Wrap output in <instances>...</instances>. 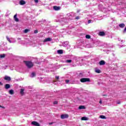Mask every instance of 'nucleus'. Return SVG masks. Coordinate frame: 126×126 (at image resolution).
Instances as JSON below:
<instances>
[{
	"label": "nucleus",
	"instance_id": "1",
	"mask_svg": "<svg viewBox=\"0 0 126 126\" xmlns=\"http://www.w3.org/2000/svg\"><path fill=\"white\" fill-rule=\"evenodd\" d=\"M24 63L27 66L28 68H32V66H34V63L31 61H24Z\"/></svg>",
	"mask_w": 126,
	"mask_h": 126
},
{
	"label": "nucleus",
	"instance_id": "2",
	"mask_svg": "<svg viewBox=\"0 0 126 126\" xmlns=\"http://www.w3.org/2000/svg\"><path fill=\"white\" fill-rule=\"evenodd\" d=\"M82 83L84 82H90V79L89 78H83L80 80Z\"/></svg>",
	"mask_w": 126,
	"mask_h": 126
},
{
	"label": "nucleus",
	"instance_id": "3",
	"mask_svg": "<svg viewBox=\"0 0 126 126\" xmlns=\"http://www.w3.org/2000/svg\"><path fill=\"white\" fill-rule=\"evenodd\" d=\"M68 118V114H62L61 116V118L62 120H63L64 119H67Z\"/></svg>",
	"mask_w": 126,
	"mask_h": 126
},
{
	"label": "nucleus",
	"instance_id": "4",
	"mask_svg": "<svg viewBox=\"0 0 126 126\" xmlns=\"http://www.w3.org/2000/svg\"><path fill=\"white\" fill-rule=\"evenodd\" d=\"M32 125L35 126H40V124L36 121H33L32 122Z\"/></svg>",
	"mask_w": 126,
	"mask_h": 126
},
{
	"label": "nucleus",
	"instance_id": "5",
	"mask_svg": "<svg viewBox=\"0 0 126 126\" xmlns=\"http://www.w3.org/2000/svg\"><path fill=\"white\" fill-rule=\"evenodd\" d=\"M14 19L16 22H19V19L17 18V14H16L14 16Z\"/></svg>",
	"mask_w": 126,
	"mask_h": 126
},
{
	"label": "nucleus",
	"instance_id": "6",
	"mask_svg": "<svg viewBox=\"0 0 126 126\" xmlns=\"http://www.w3.org/2000/svg\"><path fill=\"white\" fill-rule=\"evenodd\" d=\"M53 9H54V10H60V9H61V7L60 6H54L53 7Z\"/></svg>",
	"mask_w": 126,
	"mask_h": 126
},
{
	"label": "nucleus",
	"instance_id": "7",
	"mask_svg": "<svg viewBox=\"0 0 126 126\" xmlns=\"http://www.w3.org/2000/svg\"><path fill=\"white\" fill-rule=\"evenodd\" d=\"M4 79L5 80H7V81H10V80H11V78H10V77L6 76H5Z\"/></svg>",
	"mask_w": 126,
	"mask_h": 126
},
{
	"label": "nucleus",
	"instance_id": "8",
	"mask_svg": "<svg viewBox=\"0 0 126 126\" xmlns=\"http://www.w3.org/2000/svg\"><path fill=\"white\" fill-rule=\"evenodd\" d=\"M99 36H105L106 35V33L104 32H100L98 34Z\"/></svg>",
	"mask_w": 126,
	"mask_h": 126
},
{
	"label": "nucleus",
	"instance_id": "9",
	"mask_svg": "<svg viewBox=\"0 0 126 126\" xmlns=\"http://www.w3.org/2000/svg\"><path fill=\"white\" fill-rule=\"evenodd\" d=\"M51 41H52V38H45L43 40V42H51Z\"/></svg>",
	"mask_w": 126,
	"mask_h": 126
},
{
	"label": "nucleus",
	"instance_id": "10",
	"mask_svg": "<svg viewBox=\"0 0 126 126\" xmlns=\"http://www.w3.org/2000/svg\"><path fill=\"white\" fill-rule=\"evenodd\" d=\"M79 110H82V109H85L86 108L85 107V106L84 105H80L79 106L78 108Z\"/></svg>",
	"mask_w": 126,
	"mask_h": 126
},
{
	"label": "nucleus",
	"instance_id": "11",
	"mask_svg": "<svg viewBox=\"0 0 126 126\" xmlns=\"http://www.w3.org/2000/svg\"><path fill=\"white\" fill-rule=\"evenodd\" d=\"M99 63L100 65H104V64H105V61L101 60L99 62Z\"/></svg>",
	"mask_w": 126,
	"mask_h": 126
},
{
	"label": "nucleus",
	"instance_id": "12",
	"mask_svg": "<svg viewBox=\"0 0 126 126\" xmlns=\"http://www.w3.org/2000/svg\"><path fill=\"white\" fill-rule=\"evenodd\" d=\"M57 53L59 55H62V54H63V50H59L57 51Z\"/></svg>",
	"mask_w": 126,
	"mask_h": 126
},
{
	"label": "nucleus",
	"instance_id": "13",
	"mask_svg": "<svg viewBox=\"0 0 126 126\" xmlns=\"http://www.w3.org/2000/svg\"><path fill=\"white\" fill-rule=\"evenodd\" d=\"M25 3H26V2L24 0H21L20 1V4L21 5H23L24 4H25Z\"/></svg>",
	"mask_w": 126,
	"mask_h": 126
},
{
	"label": "nucleus",
	"instance_id": "14",
	"mask_svg": "<svg viewBox=\"0 0 126 126\" xmlns=\"http://www.w3.org/2000/svg\"><path fill=\"white\" fill-rule=\"evenodd\" d=\"M24 90H25V89H21L20 93L21 94V95H24Z\"/></svg>",
	"mask_w": 126,
	"mask_h": 126
},
{
	"label": "nucleus",
	"instance_id": "15",
	"mask_svg": "<svg viewBox=\"0 0 126 126\" xmlns=\"http://www.w3.org/2000/svg\"><path fill=\"white\" fill-rule=\"evenodd\" d=\"M5 88L6 89H9V88H10V85H9V84H6L5 85Z\"/></svg>",
	"mask_w": 126,
	"mask_h": 126
},
{
	"label": "nucleus",
	"instance_id": "16",
	"mask_svg": "<svg viewBox=\"0 0 126 126\" xmlns=\"http://www.w3.org/2000/svg\"><path fill=\"white\" fill-rule=\"evenodd\" d=\"M9 94H10V95H13V94H14V91H13V90H10L9 91Z\"/></svg>",
	"mask_w": 126,
	"mask_h": 126
},
{
	"label": "nucleus",
	"instance_id": "17",
	"mask_svg": "<svg viewBox=\"0 0 126 126\" xmlns=\"http://www.w3.org/2000/svg\"><path fill=\"white\" fill-rule=\"evenodd\" d=\"M81 120L82 121H88V118L83 117L81 118Z\"/></svg>",
	"mask_w": 126,
	"mask_h": 126
},
{
	"label": "nucleus",
	"instance_id": "18",
	"mask_svg": "<svg viewBox=\"0 0 126 126\" xmlns=\"http://www.w3.org/2000/svg\"><path fill=\"white\" fill-rule=\"evenodd\" d=\"M125 26L126 25L124 23L119 25V27H120V28H124Z\"/></svg>",
	"mask_w": 126,
	"mask_h": 126
},
{
	"label": "nucleus",
	"instance_id": "19",
	"mask_svg": "<svg viewBox=\"0 0 126 126\" xmlns=\"http://www.w3.org/2000/svg\"><path fill=\"white\" fill-rule=\"evenodd\" d=\"M4 58H5V54H3L0 55V59H4Z\"/></svg>",
	"mask_w": 126,
	"mask_h": 126
},
{
	"label": "nucleus",
	"instance_id": "20",
	"mask_svg": "<svg viewBox=\"0 0 126 126\" xmlns=\"http://www.w3.org/2000/svg\"><path fill=\"white\" fill-rule=\"evenodd\" d=\"M30 31V30L28 29H26L25 30H24V33H28V32H29Z\"/></svg>",
	"mask_w": 126,
	"mask_h": 126
},
{
	"label": "nucleus",
	"instance_id": "21",
	"mask_svg": "<svg viewBox=\"0 0 126 126\" xmlns=\"http://www.w3.org/2000/svg\"><path fill=\"white\" fill-rule=\"evenodd\" d=\"M99 118H100V119H107V118L106 117V116H104V115H100L99 116Z\"/></svg>",
	"mask_w": 126,
	"mask_h": 126
},
{
	"label": "nucleus",
	"instance_id": "22",
	"mask_svg": "<svg viewBox=\"0 0 126 126\" xmlns=\"http://www.w3.org/2000/svg\"><path fill=\"white\" fill-rule=\"evenodd\" d=\"M95 72L96 73H101V70L100 69H95Z\"/></svg>",
	"mask_w": 126,
	"mask_h": 126
},
{
	"label": "nucleus",
	"instance_id": "23",
	"mask_svg": "<svg viewBox=\"0 0 126 126\" xmlns=\"http://www.w3.org/2000/svg\"><path fill=\"white\" fill-rule=\"evenodd\" d=\"M86 39H90L91 38V36L89 34H87L86 35Z\"/></svg>",
	"mask_w": 126,
	"mask_h": 126
},
{
	"label": "nucleus",
	"instance_id": "24",
	"mask_svg": "<svg viewBox=\"0 0 126 126\" xmlns=\"http://www.w3.org/2000/svg\"><path fill=\"white\" fill-rule=\"evenodd\" d=\"M34 76H36V73L33 72L32 73V77H34Z\"/></svg>",
	"mask_w": 126,
	"mask_h": 126
},
{
	"label": "nucleus",
	"instance_id": "25",
	"mask_svg": "<svg viewBox=\"0 0 126 126\" xmlns=\"http://www.w3.org/2000/svg\"><path fill=\"white\" fill-rule=\"evenodd\" d=\"M6 39L9 43H11V40H10V38L8 37V36H6Z\"/></svg>",
	"mask_w": 126,
	"mask_h": 126
},
{
	"label": "nucleus",
	"instance_id": "26",
	"mask_svg": "<svg viewBox=\"0 0 126 126\" xmlns=\"http://www.w3.org/2000/svg\"><path fill=\"white\" fill-rule=\"evenodd\" d=\"M72 61L71 60H66V62L68 63H71Z\"/></svg>",
	"mask_w": 126,
	"mask_h": 126
},
{
	"label": "nucleus",
	"instance_id": "27",
	"mask_svg": "<svg viewBox=\"0 0 126 126\" xmlns=\"http://www.w3.org/2000/svg\"><path fill=\"white\" fill-rule=\"evenodd\" d=\"M55 78H56V79L57 80H59V79H60V76H56L55 77Z\"/></svg>",
	"mask_w": 126,
	"mask_h": 126
},
{
	"label": "nucleus",
	"instance_id": "28",
	"mask_svg": "<svg viewBox=\"0 0 126 126\" xmlns=\"http://www.w3.org/2000/svg\"><path fill=\"white\" fill-rule=\"evenodd\" d=\"M58 103V101H55L53 102V104L54 105H57Z\"/></svg>",
	"mask_w": 126,
	"mask_h": 126
},
{
	"label": "nucleus",
	"instance_id": "29",
	"mask_svg": "<svg viewBox=\"0 0 126 126\" xmlns=\"http://www.w3.org/2000/svg\"><path fill=\"white\" fill-rule=\"evenodd\" d=\"M34 34H37V33H38V30H34Z\"/></svg>",
	"mask_w": 126,
	"mask_h": 126
},
{
	"label": "nucleus",
	"instance_id": "30",
	"mask_svg": "<svg viewBox=\"0 0 126 126\" xmlns=\"http://www.w3.org/2000/svg\"><path fill=\"white\" fill-rule=\"evenodd\" d=\"M65 83L67 84L68 83H69V80H66L65 81Z\"/></svg>",
	"mask_w": 126,
	"mask_h": 126
},
{
	"label": "nucleus",
	"instance_id": "31",
	"mask_svg": "<svg viewBox=\"0 0 126 126\" xmlns=\"http://www.w3.org/2000/svg\"><path fill=\"white\" fill-rule=\"evenodd\" d=\"M34 2H35V3H38V2H39V0H34Z\"/></svg>",
	"mask_w": 126,
	"mask_h": 126
},
{
	"label": "nucleus",
	"instance_id": "32",
	"mask_svg": "<svg viewBox=\"0 0 126 126\" xmlns=\"http://www.w3.org/2000/svg\"><path fill=\"white\" fill-rule=\"evenodd\" d=\"M123 32H124V33H126V27L125 29H124Z\"/></svg>",
	"mask_w": 126,
	"mask_h": 126
},
{
	"label": "nucleus",
	"instance_id": "33",
	"mask_svg": "<svg viewBox=\"0 0 126 126\" xmlns=\"http://www.w3.org/2000/svg\"><path fill=\"white\" fill-rule=\"evenodd\" d=\"M2 85H3V84L1 82H0V86H2Z\"/></svg>",
	"mask_w": 126,
	"mask_h": 126
},
{
	"label": "nucleus",
	"instance_id": "34",
	"mask_svg": "<svg viewBox=\"0 0 126 126\" xmlns=\"http://www.w3.org/2000/svg\"><path fill=\"white\" fill-rule=\"evenodd\" d=\"M0 108H2L3 109H5V107L4 106H1V105H0Z\"/></svg>",
	"mask_w": 126,
	"mask_h": 126
},
{
	"label": "nucleus",
	"instance_id": "35",
	"mask_svg": "<svg viewBox=\"0 0 126 126\" xmlns=\"http://www.w3.org/2000/svg\"><path fill=\"white\" fill-rule=\"evenodd\" d=\"M75 19H79V16H77V17L75 18Z\"/></svg>",
	"mask_w": 126,
	"mask_h": 126
},
{
	"label": "nucleus",
	"instance_id": "36",
	"mask_svg": "<svg viewBox=\"0 0 126 126\" xmlns=\"http://www.w3.org/2000/svg\"><path fill=\"white\" fill-rule=\"evenodd\" d=\"M54 124V123L51 122V123H49V125H53Z\"/></svg>",
	"mask_w": 126,
	"mask_h": 126
},
{
	"label": "nucleus",
	"instance_id": "37",
	"mask_svg": "<svg viewBox=\"0 0 126 126\" xmlns=\"http://www.w3.org/2000/svg\"><path fill=\"white\" fill-rule=\"evenodd\" d=\"M99 104H102V100L99 101Z\"/></svg>",
	"mask_w": 126,
	"mask_h": 126
},
{
	"label": "nucleus",
	"instance_id": "38",
	"mask_svg": "<svg viewBox=\"0 0 126 126\" xmlns=\"http://www.w3.org/2000/svg\"><path fill=\"white\" fill-rule=\"evenodd\" d=\"M117 104H121V102L120 101H118Z\"/></svg>",
	"mask_w": 126,
	"mask_h": 126
},
{
	"label": "nucleus",
	"instance_id": "39",
	"mask_svg": "<svg viewBox=\"0 0 126 126\" xmlns=\"http://www.w3.org/2000/svg\"><path fill=\"white\" fill-rule=\"evenodd\" d=\"M91 22V20H89L88 21V23H90Z\"/></svg>",
	"mask_w": 126,
	"mask_h": 126
},
{
	"label": "nucleus",
	"instance_id": "40",
	"mask_svg": "<svg viewBox=\"0 0 126 126\" xmlns=\"http://www.w3.org/2000/svg\"><path fill=\"white\" fill-rule=\"evenodd\" d=\"M80 11V10H77V13H78Z\"/></svg>",
	"mask_w": 126,
	"mask_h": 126
},
{
	"label": "nucleus",
	"instance_id": "41",
	"mask_svg": "<svg viewBox=\"0 0 126 126\" xmlns=\"http://www.w3.org/2000/svg\"><path fill=\"white\" fill-rule=\"evenodd\" d=\"M18 40H21V38H18Z\"/></svg>",
	"mask_w": 126,
	"mask_h": 126
},
{
	"label": "nucleus",
	"instance_id": "42",
	"mask_svg": "<svg viewBox=\"0 0 126 126\" xmlns=\"http://www.w3.org/2000/svg\"><path fill=\"white\" fill-rule=\"evenodd\" d=\"M103 96H107V94H103Z\"/></svg>",
	"mask_w": 126,
	"mask_h": 126
}]
</instances>
